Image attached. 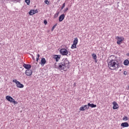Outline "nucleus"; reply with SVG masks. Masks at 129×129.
I'll use <instances>...</instances> for the list:
<instances>
[{"mask_svg":"<svg viewBox=\"0 0 129 129\" xmlns=\"http://www.w3.org/2000/svg\"><path fill=\"white\" fill-rule=\"evenodd\" d=\"M44 24H45V25H47V24H48V22L46 21V20L44 21Z\"/></svg>","mask_w":129,"mask_h":129,"instance_id":"obj_29","label":"nucleus"},{"mask_svg":"<svg viewBox=\"0 0 129 129\" xmlns=\"http://www.w3.org/2000/svg\"><path fill=\"white\" fill-rule=\"evenodd\" d=\"M38 13V11L37 10H31L29 14L30 16H33V15H35V14H37Z\"/></svg>","mask_w":129,"mask_h":129,"instance_id":"obj_11","label":"nucleus"},{"mask_svg":"<svg viewBox=\"0 0 129 129\" xmlns=\"http://www.w3.org/2000/svg\"><path fill=\"white\" fill-rule=\"evenodd\" d=\"M92 57H93V59H94V60H96V58H97V57L96 56V54H95V53H93L92 54Z\"/></svg>","mask_w":129,"mask_h":129,"instance_id":"obj_21","label":"nucleus"},{"mask_svg":"<svg viewBox=\"0 0 129 129\" xmlns=\"http://www.w3.org/2000/svg\"><path fill=\"white\" fill-rule=\"evenodd\" d=\"M57 27V24H55L51 28V32H53L54 31V29H55Z\"/></svg>","mask_w":129,"mask_h":129,"instance_id":"obj_20","label":"nucleus"},{"mask_svg":"<svg viewBox=\"0 0 129 129\" xmlns=\"http://www.w3.org/2000/svg\"><path fill=\"white\" fill-rule=\"evenodd\" d=\"M116 40H117V44L118 45H120V44H121V42L123 41L124 38H123V37H122L117 36L116 37Z\"/></svg>","mask_w":129,"mask_h":129,"instance_id":"obj_5","label":"nucleus"},{"mask_svg":"<svg viewBox=\"0 0 129 129\" xmlns=\"http://www.w3.org/2000/svg\"><path fill=\"white\" fill-rule=\"evenodd\" d=\"M25 3H26L27 5L29 6L30 5V0H25Z\"/></svg>","mask_w":129,"mask_h":129,"instance_id":"obj_24","label":"nucleus"},{"mask_svg":"<svg viewBox=\"0 0 129 129\" xmlns=\"http://www.w3.org/2000/svg\"><path fill=\"white\" fill-rule=\"evenodd\" d=\"M121 126L123 127H127L128 126V123L127 122H123L121 124Z\"/></svg>","mask_w":129,"mask_h":129,"instance_id":"obj_16","label":"nucleus"},{"mask_svg":"<svg viewBox=\"0 0 129 129\" xmlns=\"http://www.w3.org/2000/svg\"><path fill=\"white\" fill-rule=\"evenodd\" d=\"M73 44H75V45H77V44H78V38H75L74 42H73Z\"/></svg>","mask_w":129,"mask_h":129,"instance_id":"obj_17","label":"nucleus"},{"mask_svg":"<svg viewBox=\"0 0 129 129\" xmlns=\"http://www.w3.org/2000/svg\"><path fill=\"white\" fill-rule=\"evenodd\" d=\"M13 82H14L15 83H16V86L18 88H24V85L21 84V83L20 82L18 81V80H17V79L13 80Z\"/></svg>","mask_w":129,"mask_h":129,"instance_id":"obj_4","label":"nucleus"},{"mask_svg":"<svg viewBox=\"0 0 129 129\" xmlns=\"http://www.w3.org/2000/svg\"><path fill=\"white\" fill-rule=\"evenodd\" d=\"M68 10V8H66L64 10L63 12L64 13H66V12H67V10Z\"/></svg>","mask_w":129,"mask_h":129,"instance_id":"obj_28","label":"nucleus"},{"mask_svg":"<svg viewBox=\"0 0 129 129\" xmlns=\"http://www.w3.org/2000/svg\"><path fill=\"white\" fill-rule=\"evenodd\" d=\"M87 106H88V109H89V107H92V108L96 107V105H95L94 104H91L90 103L88 104Z\"/></svg>","mask_w":129,"mask_h":129,"instance_id":"obj_15","label":"nucleus"},{"mask_svg":"<svg viewBox=\"0 0 129 129\" xmlns=\"http://www.w3.org/2000/svg\"><path fill=\"white\" fill-rule=\"evenodd\" d=\"M124 65H125V66H127V65H128L129 64V61L128 59H125L124 62H123Z\"/></svg>","mask_w":129,"mask_h":129,"instance_id":"obj_18","label":"nucleus"},{"mask_svg":"<svg viewBox=\"0 0 129 129\" xmlns=\"http://www.w3.org/2000/svg\"><path fill=\"white\" fill-rule=\"evenodd\" d=\"M46 59H45V58H42L41 61L39 62V64H40L41 66H44V65L46 64Z\"/></svg>","mask_w":129,"mask_h":129,"instance_id":"obj_10","label":"nucleus"},{"mask_svg":"<svg viewBox=\"0 0 129 129\" xmlns=\"http://www.w3.org/2000/svg\"><path fill=\"white\" fill-rule=\"evenodd\" d=\"M45 4H46V5H49V4L50 3V2H49V1H48V0H45L44 1Z\"/></svg>","mask_w":129,"mask_h":129,"instance_id":"obj_25","label":"nucleus"},{"mask_svg":"<svg viewBox=\"0 0 129 129\" xmlns=\"http://www.w3.org/2000/svg\"><path fill=\"white\" fill-rule=\"evenodd\" d=\"M76 48H77V45L73 43L71 46V49H76Z\"/></svg>","mask_w":129,"mask_h":129,"instance_id":"obj_19","label":"nucleus"},{"mask_svg":"<svg viewBox=\"0 0 129 129\" xmlns=\"http://www.w3.org/2000/svg\"><path fill=\"white\" fill-rule=\"evenodd\" d=\"M59 53L63 56H66V55L68 54V51L66 49H61L59 50Z\"/></svg>","mask_w":129,"mask_h":129,"instance_id":"obj_6","label":"nucleus"},{"mask_svg":"<svg viewBox=\"0 0 129 129\" xmlns=\"http://www.w3.org/2000/svg\"><path fill=\"white\" fill-rule=\"evenodd\" d=\"M60 57H61V55H55L54 56L53 58H54V59H55V61L56 62H58V61H59V60H60Z\"/></svg>","mask_w":129,"mask_h":129,"instance_id":"obj_14","label":"nucleus"},{"mask_svg":"<svg viewBox=\"0 0 129 129\" xmlns=\"http://www.w3.org/2000/svg\"><path fill=\"white\" fill-rule=\"evenodd\" d=\"M85 109H88V106L87 105H85L80 108V110L82 111H84Z\"/></svg>","mask_w":129,"mask_h":129,"instance_id":"obj_9","label":"nucleus"},{"mask_svg":"<svg viewBox=\"0 0 129 129\" xmlns=\"http://www.w3.org/2000/svg\"><path fill=\"white\" fill-rule=\"evenodd\" d=\"M118 107H119L118 104L116 103V102L114 101L113 102V109H117Z\"/></svg>","mask_w":129,"mask_h":129,"instance_id":"obj_8","label":"nucleus"},{"mask_svg":"<svg viewBox=\"0 0 129 129\" xmlns=\"http://www.w3.org/2000/svg\"><path fill=\"white\" fill-rule=\"evenodd\" d=\"M6 99L8 101H9L11 103H14V104H18V102L16 101L15 100V99L13 98L11 96H7L6 97Z\"/></svg>","mask_w":129,"mask_h":129,"instance_id":"obj_3","label":"nucleus"},{"mask_svg":"<svg viewBox=\"0 0 129 129\" xmlns=\"http://www.w3.org/2000/svg\"><path fill=\"white\" fill-rule=\"evenodd\" d=\"M123 120H127V117L124 116V117L123 118Z\"/></svg>","mask_w":129,"mask_h":129,"instance_id":"obj_27","label":"nucleus"},{"mask_svg":"<svg viewBox=\"0 0 129 129\" xmlns=\"http://www.w3.org/2000/svg\"><path fill=\"white\" fill-rule=\"evenodd\" d=\"M23 67H24L25 68V69H27V70H29L30 69H31V67H32V66H31L29 64L24 63L23 64Z\"/></svg>","mask_w":129,"mask_h":129,"instance_id":"obj_12","label":"nucleus"},{"mask_svg":"<svg viewBox=\"0 0 129 129\" xmlns=\"http://www.w3.org/2000/svg\"><path fill=\"white\" fill-rule=\"evenodd\" d=\"M115 58V56H113V55H111L110 56V58Z\"/></svg>","mask_w":129,"mask_h":129,"instance_id":"obj_31","label":"nucleus"},{"mask_svg":"<svg viewBox=\"0 0 129 129\" xmlns=\"http://www.w3.org/2000/svg\"><path fill=\"white\" fill-rule=\"evenodd\" d=\"M65 6H66L65 3H63L62 5V6L61 8V10H63V9H64V8H65Z\"/></svg>","mask_w":129,"mask_h":129,"instance_id":"obj_26","label":"nucleus"},{"mask_svg":"<svg viewBox=\"0 0 129 129\" xmlns=\"http://www.w3.org/2000/svg\"><path fill=\"white\" fill-rule=\"evenodd\" d=\"M108 67L110 70H117L119 68V63L116 59H111L108 63Z\"/></svg>","mask_w":129,"mask_h":129,"instance_id":"obj_2","label":"nucleus"},{"mask_svg":"<svg viewBox=\"0 0 129 129\" xmlns=\"http://www.w3.org/2000/svg\"><path fill=\"white\" fill-rule=\"evenodd\" d=\"M39 58H40V54H37L36 61L38 62L39 61Z\"/></svg>","mask_w":129,"mask_h":129,"instance_id":"obj_23","label":"nucleus"},{"mask_svg":"<svg viewBox=\"0 0 129 129\" xmlns=\"http://www.w3.org/2000/svg\"><path fill=\"white\" fill-rule=\"evenodd\" d=\"M69 67H70L69 66V61H68L67 58L64 59L62 62L58 63L57 64L56 63L54 64V68L58 69L60 71H61V72L67 71L69 69Z\"/></svg>","mask_w":129,"mask_h":129,"instance_id":"obj_1","label":"nucleus"},{"mask_svg":"<svg viewBox=\"0 0 129 129\" xmlns=\"http://www.w3.org/2000/svg\"><path fill=\"white\" fill-rule=\"evenodd\" d=\"M58 15H59V13H58V12H57V13H55V14L54 15V18L55 19H56V18H57V17H58Z\"/></svg>","mask_w":129,"mask_h":129,"instance_id":"obj_22","label":"nucleus"},{"mask_svg":"<svg viewBox=\"0 0 129 129\" xmlns=\"http://www.w3.org/2000/svg\"><path fill=\"white\" fill-rule=\"evenodd\" d=\"M65 18V15L64 14H62L59 17V22H62V21H63V20H64V19Z\"/></svg>","mask_w":129,"mask_h":129,"instance_id":"obj_13","label":"nucleus"},{"mask_svg":"<svg viewBox=\"0 0 129 129\" xmlns=\"http://www.w3.org/2000/svg\"><path fill=\"white\" fill-rule=\"evenodd\" d=\"M123 74L124 75H126V74H127V72L126 71H124Z\"/></svg>","mask_w":129,"mask_h":129,"instance_id":"obj_30","label":"nucleus"},{"mask_svg":"<svg viewBox=\"0 0 129 129\" xmlns=\"http://www.w3.org/2000/svg\"><path fill=\"white\" fill-rule=\"evenodd\" d=\"M25 74L27 76H31L33 74V71L32 70H27L25 72Z\"/></svg>","mask_w":129,"mask_h":129,"instance_id":"obj_7","label":"nucleus"}]
</instances>
